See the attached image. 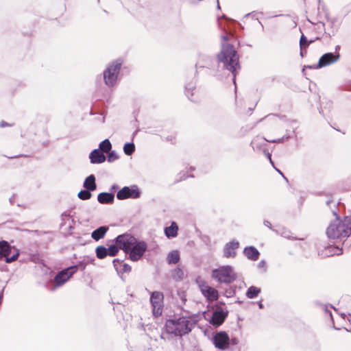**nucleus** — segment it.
I'll use <instances>...</instances> for the list:
<instances>
[{"instance_id": "obj_1", "label": "nucleus", "mask_w": 351, "mask_h": 351, "mask_svg": "<svg viewBox=\"0 0 351 351\" xmlns=\"http://www.w3.org/2000/svg\"><path fill=\"white\" fill-rule=\"evenodd\" d=\"M335 219L326 229L327 237L335 243L343 244L351 237V216L341 217L334 213Z\"/></svg>"}, {"instance_id": "obj_2", "label": "nucleus", "mask_w": 351, "mask_h": 351, "mask_svg": "<svg viewBox=\"0 0 351 351\" xmlns=\"http://www.w3.org/2000/svg\"><path fill=\"white\" fill-rule=\"evenodd\" d=\"M219 62L223 64L224 68L231 71L236 77L237 70L240 69L239 56L232 44H223L221 51L217 54Z\"/></svg>"}, {"instance_id": "obj_3", "label": "nucleus", "mask_w": 351, "mask_h": 351, "mask_svg": "<svg viewBox=\"0 0 351 351\" xmlns=\"http://www.w3.org/2000/svg\"><path fill=\"white\" fill-rule=\"evenodd\" d=\"M191 326L189 317H180L178 319H167L165 328L168 334L182 337L191 331Z\"/></svg>"}, {"instance_id": "obj_4", "label": "nucleus", "mask_w": 351, "mask_h": 351, "mask_svg": "<svg viewBox=\"0 0 351 351\" xmlns=\"http://www.w3.org/2000/svg\"><path fill=\"white\" fill-rule=\"evenodd\" d=\"M211 276L220 283H231L236 279V274L230 266H221L213 269Z\"/></svg>"}, {"instance_id": "obj_5", "label": "nucleus", "mask_w": 351, "mask_h": 351, "mask_svg": "<svg viewBox=\"0 0 351 351\" xmlns=\"http://www.w3.org/2000/svg\"><path fill=\"white\" fill-rule=\"evenodd\" d=\"M121 64L120 60H115L104 71V79L107 86H112L116 84Z\"/></svg>"}, {"instance_id": "obj_6", "label": "nucleus", "mask_w": 351, "mask_h": 351, "mask_svg": "<svg viewBox=\"0 0 351 351\" xmlns=\"http://www.w3.org/2000/svg\"><path fill=\"white\" fill-rule=\"evenodd\" d=\"M198 287L202 294L206 298L209 302L216 301L219 298V292L215 288L209 286L208 283L204 280H197Z\"/></svg>"}, {"instance_id": "obj_7", "label": "nucleus", "mask_w": 351, "mask_h": 351, "mask_svg": "<svg viewBox=\"0 0 351 351\" xmlns=\"http://www.w3.org/2000/svg\"><path fill=\"white\" fill-rule=\"evenodd\" d=\"M163 293L159 291H154L151 295L150 301L153 307V314L158 317L162 315L163 307Z\"/></svg>"}, {"instance_id": "obj_8", "label": "nucleus", "mask_w": 351, "mask_h": 351, "mask_svg": "<svg viewBox=\"0 0 351 351\" xmlns=\"http://www.w3.org/2000/svg\"><path fill=\"white\" fill-rule=\"evenodd\" d=\"M137 240L130 234H121L116 238V244L125 252L128 253L129 250L136 243Z\"/></svg>"}, {"instance_id": "obj_9", "label": "nucleus", "mask_w": 351, "mask_h": 351, "mask_svg": "<svg viewBox=\"0 0 351 351\" xmlns=\"http://www.w3.org/2000/svg\"><path fill=\"white\" fill-rule=\"evenodd\" d=\"M77 270V266L69 267L60 271L54 278V282L59 287L66 282Z\"/></svg>"}, {"instance_id": "obj_10", "label": "nucleus", "mask_w": 351, "mask_h": 351, "mask_svg": "<svg viewBox=\"0 0 351 351\" xmlns=\"http://www.w3.org/2000/svg\"><path fill=\"white\" fill-rule=\"evenodd\" d=\"M147 249V244L143 242L136 241L131 249L129 250L130 258L133 261L139 260Z\"/></svg>"}, {"instance_id": "obj_11", "label": "nucleus", "mask_w": 351, "mask_h": 351, "mask_svg": "<svg viewBox=\"0 0 351 351\" xmlns=\"http://www.w3.org/2000/svg\"><path fill=\"white\" fill-rule=\"evenodd\" d=\"M213 343L219 350H226L230 344L228 335L225 331L217 332L213 337Z\"/></svg>"}, {"instance_id": "obj_12", "label": "nucleus", "mask_w": 351, "mask_h": 351, "mask_svg": "<svg viewBox=\"0 0 351 351\" xmlns=\"http://www.w3.org/2000/svg\"><path fill=\"white\" fill-rule=\"evenodd\" d=\"M140 197V191L136 186L130 188L124 186L117 193V197L119 199H125L128 198L136 199Z\"/></svg>"}, {"instance_id": "obj_13", "label": "nucleus", "mask_w": 351, "mask_h": 351, "mask_svg": "<svg viewBox=\"0 0 351 351\" xmlns=\"http://www.w3.org/2000/svg\"><path fill=\"white\" fill-rule=\"evenodd\" d=\"M11 252V247L9 243L5 241H0V259L5 257L6 263H11L16 261L19 256L16 253L10 257Z\"/></svg>"}, {"instance_id": "obj_14", "label": "nucleus", "mask_w": 351, "mask_h": 351, "mask_svg": "<svg viewBox=\"0 0 351 351\" xmlns=\"http://www.w3.org/2000/svg\"><path fill=\"white\" fill-rule=\"evenodd\" d=\"M339 58V55L335 56L332 53H327L324 54L319 60L316 69L326 66L335 62Z\"/></svg>"}, {"instance_id": "obj_15", "label": "nucleus", "mask_w": 351, "mask_h": 351, "mask_svg": "<svg viewBox=\"0 0 351 351\" xmlns=\"http://www.w3.org/2000/svg\"><path fill=\"white\" fill-rule=\"evenodd\" d=\"M186 95L193 102H198L201 100V93L199 89L193 84H189L186 88Z\"/></svg>"}, {"instance_id": "obj_16", "label": "nucleus", "mask_w": 351, "mask_h": 351, "mask_svg": "<svg viewBox=\"0 0 351 351\" xmlns=\"http://www.w3.org/2000/svg\"><path fill=\"white\" fill-rule=\"evenodd\" d=\"M227 317L228 311L217 310L213 313L210 323L213 326H220L224 322Z\"/></svg>"}, {"instance_id": "obj_17", "label": "nucleus", "mask_w": 351, "mask_h": 351, "mask_svg": "<svg viewBox=\"0 0 351 351\" xmlns=\"http://www.w3.org/2000/svg\"><path fill=\"white\" fill-rule=\"evenodd\" d=\"M239 247L238 241H231L226 244L224 248V255L226 258L234 257L236 255V250Z\"/></svg>"}, {"instance_id": "obj_18", "label": "nucleus", "mask_w": 351, "mask_h": 351, "mask_svg": "<svg viewBox=\"0 0 351 351\" xmlns=\"http://www.w3.org/2000/svg\"><path fill=\"white\" fill-rule=\"evenodd\" d=\"M90 159L92 163H102L106 158L104 154L99 149H94L90 154Z\"/></svg>"}, {"instance_id": "obj_19", "label": "nucleus", "mask_w": 351, "mask_h": 351, "mask_svg": "<svg viewBox=\"0 0 351 351\" xmlns=\"http://www.w3.org/2000/svg\"><path fill=\"white\" fill-rule=\"evenodd\" d=\"M114 198V194L111 193H101L97 196V200L100 204H111Z\"/></svg>"}, {"instance_id": "obj_20", "label": "nucleus", "mask_w": 351, "mask_h": 351, "mask_svg": "<svg viewBox=\"0 0 351 351\" xmlns=\"http://www.w3.org/2000/svg\"><path fill=\"white\" fill-rule=\"evenodd\" d=\"M84 187L90 191H93L96 189L97 184L94 175H90L85 179L84 182Z\"/></svg>"}, {"instance_id": "obj_21", "label": "nucleus", "mask_w": 351, "mask_h": 351, "mask_svg": "<svg viewBox=\"0 0 351 351\" xmlns=\"http://www.w3.org/2000/svg\"><path fill=\"white\" fill-rule=\"evenodd\" d=\"M108 230V228L107 226H101L92 232L91 237L94 240L99 241L104 237Z\"/></svg>"}, {"instance_id": "obj_22", "label": "nucleus", "mask_w": 351, "mask_h": 351, "mask_svg": "<svg viewBox=\"0 0 351 351\" xmlns=\"http://www.w3.org/2000/svg\"><path fill=\"white\" fill-rule=\"evenodd\" d=\"M244 254L250 260L256 261L259 257L258 251L254 247H245Z\"/></svg>"}, {"instance_id": "obj_23", "label": "nucleus", "mask_w": 351, "mask_h": 351, "mask_svg": "<svg viewBox=\"0 0 351 351\" xmlns=\"http://www.w3.org/2000/svg\"><path fill=\"white\" fill-rule=\"evenodd\" d=\"M178 226L176 222H172L171 226L165 229V235L168 237H175L178 234Z\"/></svg>"}, {"instance_id": "obj_24", "label": "nucleus", "mask_w": 351, "mask_h": 351, "mask_svg": "<svg viewBox=\"0 0 351 351\" xmlns=\"http://www.w3.org/2000/svg\"><path fill=\"white\" fill-rule=\"evenodd\" d=\"M342 253L343 250L341 247L330 245L325 250L324 255L327 256H331L334 255H341Z\"/></svg>"}, {"instance_id": "obj_25", "label": "nucleus", "mask_w": 351, "mask_h": 351, "mask_svg": "<svg viewBox=\"0 0 351 351\" xmlns=\"http://www.w3.org/2000/svg\"><path fill=\"white\" fill-rule=\"evenodd\" d=\"M167 262L169 264H176L180 261L179 252L176 250L171 252L167 256Z\"/></svg>"}, {"instance_id": "obj_26", "label": "nucleus", "mask_w": 351, "mask_h": 351, "mask_svg": "<svg viewBox=\"0 0 351 351\" xmlns=\"http://www.w3.org/2000/svg\"><path fill=\"white\" fill-rule=\"evenodd\" d=\"M171 277L176 281H180L184 278V271L182 269L176 267L171 271Z\"/></svg>"}, {"instance_id": "obj_27", "label": "nucleus", "mask_w": 351, "mask_h": 351, "mask_svg": "<svg viewBox=\"0 0 351 351\" xmlns=\"http://www.w3.org/2000/svg\"><path fill=\"white\" fill-rule=\"evenodd\" d=\"M261 292V289L254 286H251L247 291L246 295L248 298L252 299L258 296Z\"/></svg>"}, {"instance_id": "obj_28", "label": "nucleus", "mask_w": 351, "mask_h": 351, "mask_svg": "<svg viewBox=\"0 0 351 351\" xmlns=\"http://www.w3.org/2000/svg\"><path fill=\"white\" fill-rule=\"evenodd\" d=\"M97 257L99 259H103L108 255V250L103 245H99L95 250Z\"/></svg>"}, {"instance_id": "obj_29", "label": "nucleus", "mask_w": 351, "mask_h": 351, "mask_svg": "<svg viewBox=\"0 0 351 351\" xmlns=\"http://www.w3.org/2000/svg\"><path fill=\"white\" fill-rule=\"evenodd\" d=\"M112 148L111 143L108 139H105L99 144V149L101 152L108 153Z\"/></svg>"}, {"instance_id": "obj_30", "label": "nucleus", "mask_w": 351, "mask_h": 351, "mask_svg": "<svg viewBox=\"0 0 351 351\" xmlns=\"http://www.w3.org/2000/svg\"><path fill=\"white\" fill-rule=\"evenodd\" d=\"M77 196H78V197L80 199L87 200V199H89L91 197L92 194L90 193V191H88V190L86 189V190H82V191H80L78 193Z\"/></svg>"}, {"instance_id": "obj_31", "label": "nucleus", "mask_w": 351, "mask_h": 351, "mask_svg": "<svg viewBox=\"0 0 351 351\" xmlns=\"http://www.w3.org/2000/svg\"><path fill=\"white\" fill-rule=\"evenodd\" d=\"M134 149H135V146H134V143H128L125 144V145L123 147L124 153L128 156L131 155L134 152Z\"/></svg>"}, {"instance_id": "obj_32", "label": "nucleus", "mask_w": 351, "mask_h": 351, "mask_svg": "<svg viewBox=\"0 0 351 351\" xmlns=\"http://www.w3.org/2000/svg\"><path fill=\"white\" fill-rule=\"evenodd\" d=\"M119 249L120 248L119 247V246L117 244H116V245H110L108 247V249H107L108 254L110 256H114L117 254Z\"/></svg>"}, {"instance_id": "obj_33", "label": "nucleus", "mask_w": 351, "mask_h": 351, "mask_svg": "<svg viewBox=\"0 0 351 351\" xmlns=\"http://www.w3.org/2000/svg\"><path fill=\"white\" fill-rule=\"evenodd\" d=\"M300 45L301 50L305 49L308 45L306 38L304 35H302L300 40Z\"/></svg>"}, {"instance_id": "obj_34", "label": "nucleus", "mask_w": 351, "mask_h": 351, "mask_svg": "<svg viewBox=\"0 0 351 351\" xmlns=\"http://www.w3.org/2000/svg\"><path fill=\"white\" fill-rule=\"evenodd\" d=\"M119 158L118 155L114 152H109L108 155V161L110 162H114Z\"/></svg>"}, {"instance_id": "obj_35", "label": "nucleus", "mask_w": 351, "mask_h": 351, "mask_svg": "<svg viewBox=\"0 0 351 351\" xmlns=\"http://www.w3.org/2000/svg\"><path fill=\"white\" fill-rule=\"evenodd\" d=\"M12 125H13V124L8 123L5 122V121H2L0 122V127H1V128L11 127Z\"/></svg>"}, {"instance_id": "obj_36", "label": "nucleus", "mask_w": 351, "mask_h": 351, "mask_svg": "<svg viewBox=\"0 0 351 351\" xmlns=\"http://www.w3.org/2000/svg\"><path fill=\"white\" fill-rule=\"evenodd\" d=\"M123 270H124V271H130V270H131V267H130V266H129L128 265H127V264H124V265H123Z\"/></svg>"}, {"instance_id": "obj_37", "label": "nucleus", "mask_w": 351, "mask_h": 351, "mask_svg": "<svg viewBox=\"0 0 351 351\" xmlns=\"http://www.w3.org/2000/svg\"><path fill=\"white\" fill-rule=\"evenodd\" d=\"M230 37H233L232 35H230V36H222V38L225 40H228L230 39Z\"/></svg>"}, {"instance_id": "obj_38", "label": "nucleus", "mask_w": 351, "mask_h": 351, "mask_svg": "<svg viewBox=\"0 0 351 351\" xmlns=\"http://www.w3.org/2000/svg\"><path fill=\"white\" fill-rule=\"evenodd\" d=\"M232 343H234V344L237 343V340L236 339H232Z\"/></svg>"}, {"instance_id": "obj_39", "label": "nucleus", "mask_w": 351, "mask_h": 351, "mask_svg": "<svg viewBox=\"0 0 351 351\" xmlns=\"http://www.w3.org/2000/svg\"><path fill=\"white\" fill-rule=\"evenodd\" d=\"M176 139V136H171L170 141H173Z\"/></svg>"}, {"instance_id": "obj_40", "label": "nucleus", "mask_w": 351, "mask_h": 351, "mask_svg": "<svg viewBox=\"0 0 351 351\" xmlns=\"http://www.w3.org/2000/svg\"><path fill=\"white\" fill-rule=\"evenodd\" d=\"M268 158H269V160L271 162V154H268Z\"/></svg>"}]
</instances>
